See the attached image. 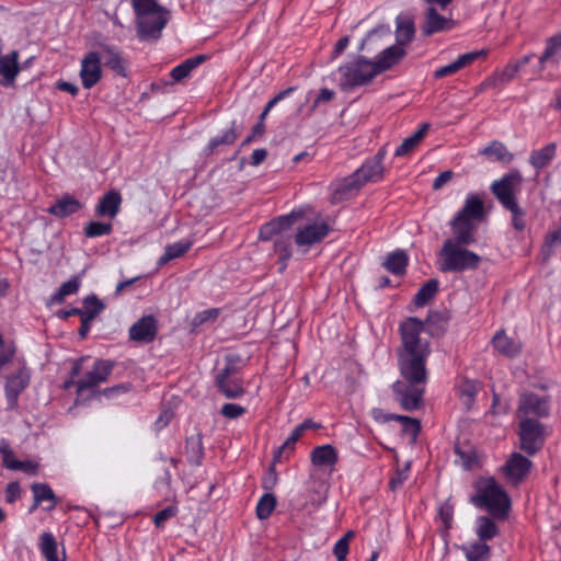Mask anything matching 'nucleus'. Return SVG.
Masks as SVG:
<instances>
[{
    "label": "nucleus",
    "mask_w": 561,
    "mask_h": 561,
    "mask_svg": "<svg viewBox=\"0 0 561 561\" xmlns=\"http://www.w3.org/2000/svg\"><path fill=\"white\" fill-rule=\"evenodd\" d=\"M476 535L480 541H489L499 535V527L491 517L480 516L476 520Z\"/></svg>",
    "instance_id": "39"
},
{
    "label": "nucleus",
    "mask_w": 561,
    "mask_h": 561,
    "mask_svg": "<svg viewBox=\"0 0 561 561\" xmlns=\"http://www.w3.org/2000/svg\"><path fill=\"white\" fill-rule=\"evenodd\" d=\"M114 368V362L110 359H96L93 366L84 376L77 381V393L82 394L83 391H93L101 383L105 382Z\"/></svg>",
    "instance_id": "13"
},
{
    "label": "nucleus",
    "mask_w": 561,
    "mask_h": 561,
    "mask_svg": "<svg viewBox=\"0 0 561 561\" xmlns=\"http://www.w3.org/2000/svg\"><path fill=\"white\" fill-rule=\"evenodd\" d=\"M550 398L533 391H525L518 398L517 420H538L550 415Z\"/></svg>",
    "instance_id": "11"
},
{
    "label": "nucleus",
    "mask_w": 561,
    "mask_h": 561,
    "mask_svg": "<svg viewBox=\"0 0 561 561\" xmlns=\"http://www.w3.org/2000/svg\"><path fill=\"white\" fill-rule=\"evenodd\" d=\"M80 286H81L80 276H72L67 282L62 283L61 286L59 287L60 295H65L67 297V296L77 294Z\"/></svg>",
    "instance_id": "55"
},
{
    "label": "nucleus",
    "mask_w": 561,
    "mask_h": 561,
    "mask_svg": "<svg viewBox=\"0 0 561 561\" xmlns=\"http://www.w3.org/2000/svg\"><path fill=\"white\" fill-rule=\"evenodd\" d=\"M467 247L457 244L455 240H445L439 251V271L443 273H462L477 270L481 256L468 250Z\"/></svg>",
    "instance_id": "6"
},
{
    "label": "nucleus",
    "mask_w": 561,
    "mask_h": 561,
    "mask_svg": "<svg viewBox=\"0 0 561 561\" xmlns=\"http://www.w3.org/2000/svg\"><path fill=\"white\" fill-rule=\"evenodd\" d=\"M409 257L403 250H396L387 255L382 266L393 275H403L407 271Z\"/></svg>",
    "instance_id": "33"
},
{
    "label": "nucleus",
    "mask_w": 561,
    "mask_h": 561,
    "mask_svg": "<svg viewBox=\"0 0 561 561\" xmlns=\"http://www.w3.org/2000/svg\"><path fill=\"white\" fill-rule=\"evenodd\" d=\"M561 245V226L558 229L549 231L541 245L540 254L543 261H548L556 251V248Z\"/></svg>",
    "instance_id": "45"
},
{
    "label": "nucleus",
    "mask_w": 561,
    "mask_h": 561,
    "mask_svg": "<svg viewBox=\"0 0 561 561\" xmlns=\"http://www.w3.org/2000/svg\"><path fill=\"white\" fill-rule=\"evenodd\" d=\"M185 454L190 463L201 465L204 458V446L201 434H195L186 439Z\"/></svg>",
    "instance_id": "38"
},
{
    "label": "nucleus",
    "mask_w": 561,
    "mask_h": 561,
    "mask_svg": "<svg viewBox=\"0 0 561 561\" xmlns=\"http://www.w3.org/2000/svg\"><path fill=\"white\" fill-rule=\"evenodd\" d=\"M480 153L486 157H493L495 160L504 163H510L514 159V154L507 150L505 145L496 140L483 148Z\"/></svg>",
    "instance_id": "43"
},
{
    "label": "nucleus",
    "mask_w": 561,
    "mask_h": 561,
    "mask_svg": "<svg viewBox=\"0 0 561 561\" xmlns=\"http://www.w3.org/2000/svg\"><path fill=\"white\" fill-rule=\"evenodd\" d=\"M192 247L191 241H179L165 247L164 253L160 256L159 265H164L171 260L178 259L185 254Z\"/></svg>",
    "instance_id": "44"
},
{
    "label": "nucleus",
    "mask_w": 561,
    "mask_h": 561,
    "mask_svg": "<svg viewBox=\"0 0 561 561\" xmlns=\"http://www.w3.org/2000/svg\"><path fill=\"white\" fill-rule=\"evenodd\" d=\"M353 530L346 531L334 545L333 553L337 561H345L350 551V541L354 538Z\"/></svg>",
    "instance_id": "50"
},
{
    "label": "nucleus",
    "mask_w": 561,
    "mask_h": 561,
    "mask_svg": "<svg viewBox=\"0 0 561 561\" xmlns=\"http://www.w3.org/2000/svg\"><path fill=\"white\" fill-rule=\"evenodd\" d=\"M112 231L113 225L111 222L90 221L84 227V234L88 238L108 236Z\"/></svg>",
    "instance_id": "49"
},
{
    "label": "nucleus",
    "mask_w": 561,
    "mask_h": 561,
    "mask_svg": "<svg viewBox=\"0 0 561 561\" xmlns=\"http://www.w3.org/2000/svg\"><path fill=\"white\" fill-rule=\"evenodd\" d=\"M561 62V31L547 38L546 47L539 57V67L543 70L548 65H559Z\"/></svg>",
    "instance_id": "25"
},
{
    "label": "nucleus",
    "mask_w": 561,
    "mask_h": 561,
    "mask_svg": "<svg viewBox=\"0 0 561 561\" xmlns=\"http://www.w3.org/2000/svg\"><path fill=\"white\" fill-rule=\"evenodd\" d=\"M476 494L471 502L479 508L486 510L493 518L504 520L511 510V499L506 491L493 479L477 481Z\"/></svg>",
    "instance_id": "5"
},
{
    "label": "nucleus",
    "mask_w": 561,
    "mask_h": 561,
    "mask_svg": "<svg viewBox=\"0 0 561 561\" xmlns=\"http://www.w3.org/2000/svg\"><path fill=\"white\" fill-rule=\"evenodd\" d=\"M80 209L81 204L78 199L70 195H65L48 208V213L56 217L65 218Z\"/></svg>",
    "instance_id": "31"
},
{
    "label": "nucleus",
    "mask_w": 561,
    "mask_h": 561,
    "mask_svg": "<svg viewBox=\"0 0 561 561\" xmlns=\"http://www.w3.org/2000/svg\"><path fill=\"white\" fill-rule=\"evenodd\" d=\"M386 148L379 151L369 160H367L360 168L356 170L364 184L367 182H377L383 176V160L386 158Z\"/></svg>",
    "instance_id": "17"
},
{
    "label": "nucleus",
    "mask_w": 561,
    "mask_h": 561,
    "mask_svg": "<svg viewBox=\"0 0 561 561\" xmlns=\"http://www.w3.org/2000/svg\"><path fill=\"white\" fill-rule=\"evenodd\" d=\"M158 333L157 320L153 316H145L129 329V337L140 343L152 342Z\"/></svg>",
    "instance_id": "18"
},
{
    "label": "nucleus",
    "mask_w": 561,
    "mask_h": 561,
    "mask_svg": "<svg viewBox=\"0 0 561 561\" xmlns=\"http://www.w3.org/2000/svg\"><path fill=\"white\" fill-rule=\"evenodd\" d=\"M453 175L454 173L450 170L440 172L433 182V188H442L446 183H448L451 180Z\"/></svg>",
    "instance_id": "64"
},
{
    "label": "nucleus",
    "mask_w": 561,
    "mask_h": 561,
    "mask_svg": "<svg viewBox=\"0 0 561 561\" xmlns=\"http://www.w3.org/2000/svg\"><path fill=\"white\" fill-rule=\"evenodd\" d=\"M101 55L99 51H88L81 59L80 79L84 89L93 88L102 78Z\"/></svg>",
    "instance_id": "15"
},
{
    "label": "nucleus",
    "mask_w": 561,
    "mask_h": 561,
    "mask_svg": "<svg viewBox=\"0 0 561 561\" xmlns=\"http://www.w3.org/2000/svg\"><path fill=\"white\" fill-rule=\"evenodd\" d=\"M410 466L407 465L403 469H398L396 474L390 479L389 486L391 491H396L400 488L404 481L409 478Z\"/></svg>",
    "instance_id": "58"
},
{
    "label": "nucleus",
    "mask_w": 561,
    "mask_h": 561,
    "mask_svg": "<svg viewBox=\"0 0 561 561\" xmlns=\"http://www.w3.org/2000/svg\"><path fill=\"white\" fill-rule=\"evenodd\" d=\"M205 59L206 57L204 55H197L187 58L180 65L175 66L170 72L172 83L181 82L182 80L187 78L192 70L198 67Z\"/></svg>",
    "instance_id": "34"
},
{
    "label": "nucleus",
    "mask_w": 561,
    "mask_h": 561,
    "mask_svg": "<svg viewBox=\"0 0 561 561\" xmlns=\"http://www.w3.org/2000/svg\"><path fill=\"white\" fill-rule=\"evenodd\" d=\"M123 198L119 192L108 191L99 201L95 207V214L99 217L113 219L121 210Z\"/></svg>",
    "instance_id": "23"
},
{
    "label": "nucleus",
    "mask_w": 561,
    "mask_h": 561,
    "mask_svg": "<svg viewBox=\"0 0 561 561\" xmlns=\"http://www.w3.org/2000/svg\"><path fill=\"white\" fill-rule=\"evenodd\" d=\"M405 55L404 48L392 45L381 51L376 61H373V66L376 71V76L382 71H386L397 65L401 58Z\"/></svg>",
    "instance_id": "26"
},
{
    "label": "nucleus",
    "mask_w": 561,
    "mask_h": 561,
    "mask_svg": "<svg viewBox=\"0 0 561 561\" xmlns=\"http://www.w3.org/2000/svg\"><path fill=\"white\" fill-rule=\"evenodd\" d=\"M512 214V226L516 231H524L527 226L526 210L522 208L518 202L503 207Z\"/></svg>",
    "instance_id": "48"
},
{
    "label": "nucleus",
    "mask_w": 561,
    "mask_h": 561,
    "mask_svg": "<svg viewBox=\"0 0 561 561\" xmlns=\"http://www.w3.org/2000/svg\"><path fill=\"white\" fill-rule=\"evenodd\" d=\"M245 408L236 403H225L221 407V414L230 420L238 419L245 413Z\"/></svg>",
    "instance_id": "54"
},
{
    "label": "nucleus",
    "mask_w": 561,
    "mask_h": 561,
    "mask_svg": "<svg viewBox=\"0 0 561 561\" xmlns=\"http://www.w3.org/2000/svg\"><path fill=\"white\" fill-rule=\"evenodd\" d=\"M483 215L482 199L476 194H468L463 206L449 222L453 237L447 240H455L457 244H473L477 241L476 233Z\"/></svg>",
    "instance_id": "2"
},
{
    "label": "nucleus",
    "mask_w": 561,
    "mask_h": 561,
    "mask_svg": "<svg viewBox=\"0 0 561 561\" xmlns=\"http://www.w3.org/2000/svg\"><path fill=\"white\" fill-rule=\"evenodd\" d=\"M414 23L410 19H397L396 39L397 45L402 47L414 38Z\"/></svg>",
    "instance_id": "42"
},
{
    "label": "nucleus",
    "mask_w": 561,
    "mask_h": 561,
    "mask_svg": "<svg viewBox=\"0 0 561 561\" xmlns=\"http://www.w3.org/2000/svg\"><path fill=\"white\" fill-rule=\"evenodd\" d=\"M220 313H221L220 308H209V309L199 311L194 316V318L192 320V325L194 328H198L206 322H214L220 316Z\"/></svg>",
    "instance_id": "51"
},
{
    "label": "nucleus",
    "mask_w": 561,
    "mask_h": 561,
    "mask_svg": "<svg viewBox=\"0 0 561 561\" xmlns=\"http://www.w3.org/2000/svg\"><path fill=\"white\" fill-rule=\"evenodd\" d=\"M523 182L522 173L514 169L493 181L490 190L502 207H505L518 202L517 196L522 191Z\"/></svg>",
    "instance_id": "10"
},
{
    "label": "nucleus",
    "mask_w": 561,
    "mask_h": 561,
    "mask_svg": "<svg viewBox=\"0 0 561 561\" xmlns=\"http://www.w3.org/2000/svg\"><path fill=\"white\" fill-rule=\"evenodd\" d=\"M218 390L229 399H236L244 394L243 380L240 369V357L227 355L225 365L215 377Z\"/></svg>",
    "instance_id": "7"
},
{
    "label": "nucleus",
    "mask_w": 561,
    "mask_h": 561,
    "mask_svg": "<svg viewBox=\"0 0 561 561\" xmlns=\"http://www.w3.org/2000/svg\"><path fill=\"white\" fill-rule=\"evenodd\" d=\"M129 390H130L129 383H121V385L104 389L103 394L107 398H112L119 393H126Z\"/></svg>",
    "instance_id": "62"
},
{
    "label": "nucleus",
    "mask_w": 561,
    "mask_h": 561,
    "mask_svg": "<svg viewBox=\"0 0 561 561\" xmlns=\"http://www.w3.org/2000/svg\"><path fill=\"white\" fill-rule=\"evenodd\" d=\"M439 314L428 313L424 321L409 317L399 324L400 345L396 355L401 379L392 383L396 400L405 411L421 408L428 380L426 368L432 353L430 341L423 334L439 335L444 328L438 325Z\"/></svg>",
    "instance_id": "1"
},
{
    "label": "nucleus",
    "mask_w": 561,
    "mask_h": 561,
    "mask_svg": "<svg viewBox=\"0 0 561 561\" xmlns=\"http://www.w3.org/2000/svg\"><path fill=\"white\" fill-rule=\"evenodd\" d=\"M83 309H81V317L94 320L105 309V305L95 296L90 295L83 299Z\"/></svg>",
    "instance_id": "47"
},
{
    "label": "nucleus",
    "mask_w": 561,
    "mask_h": 561,
    "mask_svg": "<svg viewBox=\"0 0 561 561\" xmlns=\"http://www.w3.org/2000/svg\"><path fill=\"white\" fill-rule=\"evenodd\" d=\"M392 419L399 421L402 424L403 431L407 434L411 435L413 438H416L421 431V423L419 420L405 415H394Z\"/></svg>",
    "instance_id": "52"
},
{
    "label": "nucleus",
    "mask_w": 561,
    "mask_h": 561,
    "mask_svg": "<svg viewBox=\"0 0 561 561\" xmlns=\"http://www.w3.org/2000/svg\"><path fill=\"white\" fill-rule=\"evenodd\" d=\"M519 448L528 456L539 453L549 435L547 426L538 420H518Z\"/></svg>",
    "instance_id": "9"
},
{
    "label": "nucleus",
    "mask_w": 561,
    "mask_h": 561,
    "mask_svg": "<svg viewBox=\"0 0 561 561\" xmlns=\"http://www.w3.org/2000/svg\"><path fill=\"white\" fill-rule=\"evenodd\" d=\"M136 15V27L139 39H158L169 20V11L157 0H131Z\"/></svg>",
    "instance_id": "4"
},
{
    "label": "nucleus",
    "mask_w": 561,
    "mask_h": 561,
    "mask_svg": "<svg viewBox=\"0 0 561 561\" xmlns=\"http://www.w3.org/2000/svg\"><path fill=\"white\" fill-rule=\"evenodd\" d=\"M430 129L428 123H423L420 128L411 136L407 137L401 145L396 149L394 157L403 158L409 156L424 139Z\"/></svg>",
    "instance_id": "30"
},
{
    "label": "nucleus",
    "mask_w": 561,
    "mask_h": 561,
    "mask_svg": "<svg viewBox=\"0 0 561 561\" xmlns=\"http://www.w3.org/2000/svg\"><path fill=\"white\" fill-rule=\"evenodd\" d=\"M364 185L365 184L360 180V176L355 171L351 175L335 181L332 184V187H333V193H334L335 197L343 199V198H348L350 196H352Z\"/></svg>",
    "instance_id": "27"
},
{
    "label": "nucleus",
    "mask_w": 561,
    "mask_h": 561,
    "mask_svg": "<svg viewBox=\"0 0 561 561\" xmlns=\"http://www.w3.org/2000/svg\"><path fill=\"white\" fill-rule=\"evenodd\" d=\"M101 60L104 65L121 77H127V60L122 56L118 48L114 45L100 44Z\"/></svg>",
    "instance_id": "20"
},
{
    "label": "nucleus",
    "mask_w": 561,
    "mask_h": 561,
    "mask_svg": "<svg viewBox=\"0 0 561 561\" xmlns=\"http://www.w3.org/2000/svg\"><path fill=\"white\" fill-rule=\"evenodd\" d=\"M455 453L458 456V458L460 459L461 466L465 469L472 468L473 463L476 462V455L472 451H470V450L466 451L459 447H456Z\"/></svg>",
    "instance_id": "59"
},
{
    "label": "nucleus",
    "mask_w": 561,
    "mask_h": 561,
    "mask_svg": "<svg viewBox=\"0 0 561 561\" xmlns=\"http://www.w3.org/2000/svg\"><path fill=\"white\" fill-rule=\"evenodd\" d=\"M38 547L46 561H59L57 541L51 533H43L39 536Z\"/></svg>",
    "instance_id": "41"
},
{
    "label": "nucleus",
    "mask_w": 561,
    "mask_h": 561,
    "mask_svg": "<svg viewBox=\"0 0 561 561\" xmlns=\"http://www.w3.org/2000/svg\"><path fill=\"white\" fill-rule=\"evenodd\" d=\"M21 496L20 483L14 481L10 482L5 486V501L13 504Z\"/></svg>",
    "instance_id": "60"
},
{
    "label": "nucleus",
    "mask_w": 561,
    "mask_h": 561,
    "mask_svg": "<svg viewBox=\"0 0 561 561\" xmlns=\"http://www.w3.org/2000/svg\"><path fill=\"white\" fill-rule=\"evenodd\" d=\"M482 55H484V51H482V50L462 54V55L458 56V58L455 61H453L446 66L437 68L434 71L433 77L435 79H442L444 77L451 76V75L460 71L461 69L470 66L474 60L478 59L479 56H482Z\"/></svg>",
    "instance_id": "24"
},
{
    "label": "nucleus",
    "mask_w": 561,
    "mask_h": 561,
    "mask_svg": "<svg viewBox=\"0 0 561 561\" xmlns=\"http://www.w3.org/2000/svg\"><path fill=\"white\" fill-rule=\"evenodd\" d=\"M461 550L469 561H486L491 554V548L485 541H474L462 545Z\"/></svg>",
    "instance_id": "35"
},
{
    "label": "nucleus",
    "mask_w": 561,
    "mask_h": 561,
    "mask_svg": "<svg viewBox=\"0 0 561 561\" xmlns=\"http://www.w3.org/2000/svg\"><path fill=\"white\" fill-rule=\"evenodd\" d=\"M453 24V20L440 15L434 7H430L425 12V20L421 28L423 35L431 36L450 30Z\"/></svg>",
    "instance_id": "21"
},
{
    "label": "nucleus",
    "mask_w": 561,
    "mask_h": 561,
    "mask_svg": "<svg viewBox=\"0 0 561 561\" xmlns=\"http://www.w3.org/2000/svg\"><path fill=\"white\" fill-rule=\"evenodd\" d=\"M19 54L13 50L4 56H0V84L3 87H13L16 76L20 72Z\"/></svg>",
    "instance_id": "22"
},
{
    "label": "nucleus",
    "mask_w": 561,
    "mask_h": 561,
    "mask_svg": "<svg viewBox=\"0 0 561 561\" xmlns=\"http://www.w3.org/2000/svg\"><path fill=\"white\" fill-rule=\"evenodd\" d=\"M533 462L528 459V457L519 453H513L507 459L503 471L506 478L516 485L527 477Z\"/></svg>",
    "instance_id": "16"
},
{
    "label": "nucleus",
    "mask_w": 561,
    "mask_h": 561,
    "mask_svg": "<svg viewBox=\"0 0 561 561\" xmlns=\"http://www.w3.org/2000/svg\"><path fill=\"white\" fill-rule=\"evenodd\" d=\"M277 504V500L272 493H264L256 504V516L259 519H267L274 512Z\"/></svg>",
    "instance_id": "46"
},
{
    "label": "nucleus",
    "mask_w": 561,
    "mask_h": 561,
    "mask_svg": "<svg viewBox=\"0 0 561 561\" xmlns=\"http://www.w3.org/2000/svg\"><path fill=\"white\" fill-rule=\"evenodd\" d=\"M460 393L467 399V403L469 404L473 402L476 398L477 387L473 382L467 380L460 386Z\"/></svg>",
    "instance_id": "61"
},
{
    "label": "nucleus",
    "mask_w": 561,
    "mask_h": 561,
    "mask_svg": "<svg viewBox=\"0 0 561 561\" xmlns=\"http://www.w3.org/2000/svg\"><path fill=\"white\" fill-rule=\"evenodd\" d=\"M439 282L436 278L428 279L414 295L413 302L416 307H424L437 294Z\"/></svg>",
    "instance_id": "40"
},
{
    "label": "nucleus",
    "mask_w": 561,
    "mask_h": 561,
    "mask_svg": "<svg viewBox=\"0 0 561 561\" xmlns=\"http://www.w3.org/2000/svg\"><path fill=\"white\" fill-rule=\"evenodd\" d=\"M557 153L556 144L551 142L547 146L533 150L529 156V163L537 170H541L549 165L551 161L554 159Z\"/></svg>",
    "instance_id": "32"
},
{
    "label": "nucleus",
    "mask_w": 561,
    "mask_h": 561,
    "mask_svg": "<svg viewBox=\"0 0 561 561\" xmlns=\"http://www.w3.org/2000/svg\"><path fill=\"white\" fill-rule=\"evenodd\" d=\"M310 459L313 466L333 472L339 461L337 450L330 444L317 446L311 450Z\"/></svg>",
    "instance_id": "19"
},
{
    "label": "nucleus",
    "mask_w": 561,
    "mask_h": 561,
    "mask_svg": "<svg viewBox=\"0 0 561 561\" xmlns=\"http://www.w3.org/2000/svg\"><path fill=\"white\" fill-rule=\"evenodd\" d=\"M31 370L24 364H20L5 377L4 396L7 409L15 410L19 405L20 394L30 386Z\"/></svg>",
    "instance_id": "12"
},
{
    "label": "nucleus",
    "mask_w": 561,
    "mask_h": 561,
    "mask_svg": "<svg viewBox=\"0 0 561 561\" xmlns=\"http://www.w3.org/2000/svg\"><path fill=\"white\" fill-rule=\"evenodd\" d=\"M301 428L296 426L279 448V453L293 451L297 440L302 436Z\"/></svg>",
    "instance_id": "57"
},
{
    "label": "nucleus",
    "mask_w": 561,
    "mask_h": 561,
    "mask_svg": "<svg viewBox=\"0 0 561 561\" xmlns=\"http://www.w3.org/2000/svg\"><path fill=\"white\" fill-rule=\"evenodd\" d=\"M7 468L10 470H22L26 473L34 474L37 471V465L33 461H22L12 459L11 462H7Z\"/></svg>",
    "instance_id": "53"
},
{
    "label": "nucleus",
    "mask_w": 561,
    "mask_h": 561,
    "mask_svg": "<svg viewBox=\"0 0 561 561\" xmlns=\"http://www.w3.org/2000/svg\"><path fill=\"white\" fill-rule=\"evenodd\" d=\"M337 71L342 89L367 84L376 77L373 61L362 56H357L353 60L341 65Z\"/></svg>",
    "instance_id": "8"
},
{
    "label": "nucleus",
    "mask_w": 561,
    "mask_h": 561,
    "mask_svg": "<svg viewBox=\"0 0 561 561\" xmlns=\"http://www.w3.org/2000/svg\"><path fill=\"white\" fill-rule=\"evenodd\" d=\"M330 231L331 227L325 220H316L297 228L294 236L295 243L298 248H301L304 252H307L310 247L321 242Z\"/></svg>",
    "instance_id": "14"
},
{
    "label": "nucleus",
    "mask_w": 561,
    "mask_h": 561,
    "mask_svg": "<svg viewBox=\"0 0 561 561\" xmlns=\"http://www.w3.org/2000/svg\"><path fill=\"white\" fill-rule=\"evenodd\" d=\"M294 90H295V88L290 87V88H287L280 92H278L273 99H271L267 102V104L265 105L264 108L270 112L278 102H280L286 96H288Z\"/></svg>",
    "instance_id": "63"
},
{
    "label": "nucleus",
    "mask_w": 561,
    "mask_h": 561,
    "mask_svg": "<svg viewBox=\"0 0 561 561\" xmlns=\"http://www.w3.org/2000/svg\"><path fill=\"white\" fill-rule=\"evenodd\" d=\"M238 136L239 133L236 127V121H232L229 129L224 130L220 135L211 138L208 141V144L204 148V153L206 156L218 153L222 146H231L232 144H234Z\"/></svg>",
    "instance_id": "29"
},
{
    "label": "nucleus",
    "mask_w": 561,
    "mask_h": 561,
    "mask_svg": "<svg viewBox=\"0 0 561 561\" xmlns=\"http://www.w3.org/2000/svg\"><path fill=\"white\" fill-rule=\"evenodd\" d=\"M518 72V66L513 62L507 64L501 71H495L489 78H486L480 85V90L485 89H501L511 82L516 73Z\"/></svg>",
    "instance_id": "28"
},
{
    "label": "nucleus",
    "mask_w": 561,
    "mask_h": 561,
    "mask_svg": "<svg viewBox=\"0 0 561 561\" xmlns=\"http://www.w3.org/2000/svg\"><path fill=\"white\" fill-rule=\"evenodd\" d=\"M178 510L174 506H167L165 508L158 512L153 517L156 527L162 528L164 523L171 517L175 516Z\"/></svg>",
    "instance_id": "56"
},
{
    "label": "nucleus",
    "mask_w": 561,
    "mask_h": 561,
    "mask_svg": "<svg viewBox=\"0 0 561 561\" xmlns=\"http://www.w3.org/2000/svg\"><path fill=\"white\" fill-rule=\"evenodd\" d=\"M301 215V211L293 210L287 215L279 216L268 221L260 229V238L262 240L274 238V252L278 255L280 264L279 272L286 270L287 263L291 257L293 233L290 232V227Z\"/></svg>",
    "instance_id": "3"
},
{
    "label": "nucleus",
    "mask_w": 561,
    "mask_h": 561,
    "mask_svg": "<svg viewBox=\"0 0 561 561\" xmlns=\"http://www.w3.org/2000/svg\"><path fill=\"white\" fill-rule=\"evenodd\" d=\"M494 348L508 357L516 356L520 352V345L508 337L504 332H497L492 340Z\"/></svg>",
    "instance_id": "37"
},
{
    "label": "nucleus",
    "mask_w": 561,
    "mask_h": 561,
    "mask_svg": "<svg viewBox=\"0 0 561 561\" xmlns=\"http://www.w3.org/2000/svg\"><path fill=\"white\" fill-rule=\"evenodd\" d=\"M31 490L33 492L34 500H36V504L49 502V505L45 507L46 511H51L56 507L58 499L47 483H33L31 485Z\"/></svg>",
    "instance_id": "36"
}]
</instances>
